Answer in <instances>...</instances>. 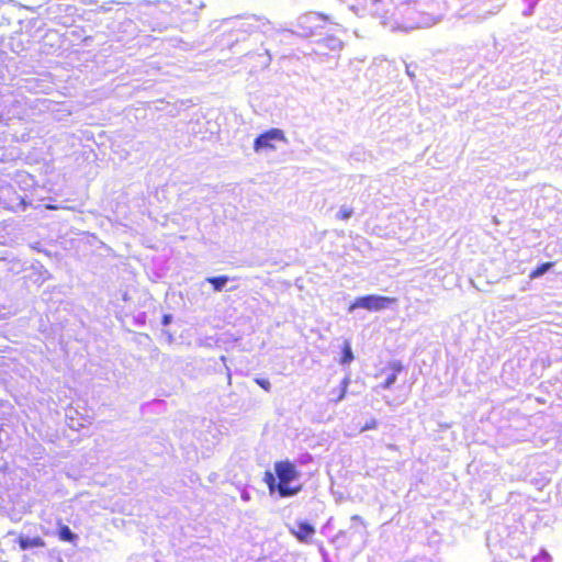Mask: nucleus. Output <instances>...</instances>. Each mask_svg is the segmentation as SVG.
I'll list each match as a JSON object with an SVG mask.
<instances>
[{
	"label": "nucleus",
	"instance_id": "10",
	"mask_svg": "<svg viewBox=\"0 0 562 562\" xmlns=\"http://www.w3.org/2000/svg\"><path fill=\"white\" fill-rule=\"evenodd\" d=\"M349 383H350V379L348 376L342 379L339 390L337 391V393L334 394V397H333V401L335 403L339 402L340 400H342L345 397Z\"/></svg>",
	"mask_w": 562,
	"mask_h": 562
},
{
	"label": "nucleus",
	"instance_id": "6",
	"mask_svg": "<svg viewBox=\"0 0 562 562\" xmlns=\"http://www.w3.org/2000/svg\"><path fill=\"white\" fill-rule=\"evenodd\" d=\"M57 533L59 540L61 541L72 543L77 540V536L70 530V528L67 525L58 524Z\"/></svg>",
	"mask_w": 562,
	"mask_h": 562
},
{
	"label": "nucleus",
	"instance_id": "3",
	"mask_svg": "<svg viewBox=\"0 0 562 562\" xmlns=\"http://www.w3.org/2000/svg\"><path fill=\"white\" fill-rule=\"evenodd\" d=\"M396 302L395 297L382 296V295H364L358 297L350 310L361 307L371 312L381 311L387 308L390 305Z\"/></svg>",
	"mask_w": 562,
	"mask_h": 562
},
{
	"label": "nucleus",
	"instance_id": "2",
	"mask_svg": "<svg viewBox=\"0 0 562 562\" xmlns=\"http://www.w3.org/2000/svg\"><path fill=\"white\" fill-rule=\"evenodd\" d=\"M286 137L282 130L280 128H270L260 135H258L254 140V150L259 151H271L278 148L279 144H285Z\"/></svg>",
	"mask_w": 562,
	"mask_h": 562
},
{
	"label": "nucleus",
	"instance_id": "7",
	"mask_svg": "<svg viewBox=\"0 0 562 562\" xmlns=\"http://www.w3.org/2000/svg\"><path fill=\"white\" fill-rule=\"evenodd\" d=\"M392 373L386 378L383 387L389 389L396 381L397 374L403 370V366L400 362H393L391 364Z\"/></svg>",
	"mask_w": 562,
	"mask_h": 562
},
{
	"label": "nucleus",
	"instance_id": "1",
	"mask_svg": "<svg viewBox=\"0 0 562 562\" xmlns=\"http://www.w3.org/2000/svg\"><path fill=\"white\" fill-rule=\"evenodd\" d=\"M300 476L295 465L289 460L274 463V473L266 471L263 482L270 493L278 492L281 497H290L302 491V484H292Z\"/></svg>",
	"mask_w": 562,
	"mask_h": 562
},
{
	"label": "nucleus",
	"instance_id": "4",
	"mask_svg": "<svg viewBox=\"0 0 562 562\" xmlns=\"http://www.w3.org/2000/svg\"><path fill=\"white\" fill-rule=\"evenodd\" d=\"M290 532L301 542L311 543L315 535V527L307 521H297L295 527L290 528Z\"/></svg>",
	"mask_w": 562,
	"mask_h": 562
},
{
	"label": "nucleus",
	"instance_id": "11",
	"mask_svg": "<svg viewBox=\"0 0 562 562\" xmlns=\"http://www.w3.org/2000/svg\"><path fill=\"white\" fill-rule=\"evenodd\" d=\"M353 360V353L350 347L349 341H345L342 346V355L340 358L341 364L350 363Z\"/></svg>",
	"mask_w": 562,
	"mask_h": 562
},
{
	"label": "nucleus",
	"instance_id": "15",
	"mask_svg": "<svg viewBox=\"0 0 562 562\" xmlns=\"http://www.w3.org/2000/svg\"><path fill=\"white\" fill-rule=\"evenodd\" d=\"M378 427L376 419L372 418L371 420L367 422L361 428L360 431H366L370 429H375Z\"/></svg>",
	"mask_w": 562,
	"mask_h": 562
},
{
	"label": "nucleus",
	"instance_id": "5",
	"mask_svg": "<svg viewBox=\"0 0 562 562\" xmlns=\"http://www.w3.org/2000/svg\"><path fill=\"white\" fill-rule=\"evenodd\" d=\"M19 547L21 550H30L33 548H43L45 547V541L40 537L36 536L34 538H29L24 536H20L16 540Z\"/></svg>",
	"mask_w": 562,
	"mask_h": 562
},
{
	"label": "nucleus",
	"instance_id": "17",
	"mask_svg": "<svg viewBox=\"0 0 562 562\" xmlns=\"http://www.w3.org/2000/svg\"><path fill=\"white\" fill-rule=\"evenodd\" d=\"M382 0H373V2L378 3V2H381Z\"/></svg>",
	"mask_w": 562,
	"mask_h": 562
},
{
	"label": "nucleus",
	"instance_id": "12",
	"mask_svg": "<svg viewBox=\"0 0 562 562\" xmlns=\"http://www.w3.org/2000/svg\"><path fill=\"white\" fill-rule=\"evenodd\" d=\"M303 19H305L306 21H310L312 19H317V20H321L323 23L331 22V18L328 14L319 13V12L306 14V15H304Z\"/></svg>",
	"mask_w": 562,
	"mask_h": 562
},
{
	"label": "nucleus",
	"instance_id": "9",
	"mask_svg": "<svg viewBox=\"0 0 562 562\" xmlns=\"http://www.w3.org/2000/svg\"><path fill=\"white\" fill-rule=\"evenodd\" d=\"M553 266H554V262H551V261L543 262L530 272L529 278L537 279V278L541 277L543 273H546L548 270H550Z\"/></svg>",
	"mask_w": 562,
	"mask_h": 562
},
{
	"label": "nucleus",
	"instance_id": "8",
	"mask_svg": "<svg viewBox=\"0 0 562 562\" xmlns=\"http://www.w3.org/2000/svg\"><path fill=\"white\" fill-rule=\"evenodd\" d=\"M206 281L212 284L213 290L216 292H220L223 290L224 285L228 281L227 276H217V277H210L206 279Z\"/></svg>",
	"mask_w": 562,
	"mask_h": 562
},
{
	"label": "nucleus",
	"instance_id": "13",
	"mask_svg": "<svg viewBox=\"0 0 562 562\" xmlns=\"http://www.w3.org/2000/svg\"><path fill=\"white\" fill-rule=\"evenodd\" d=\"M255 382L266 392H269L271 390V383L268 379L265 378H256Z\"/></svg>",
	"mask_w": 562,
	"mask_h": 562
},
{
	"label": "nucleus",
	"instance_id": "16",
	"mask_svg": "<svg viewBox=\"0 0 562 562\" xmlns=\"http://www.w3.org/2000/svg\"><path fill=\"white\" fill-rule=\"evenodd\" d=\"M170 317L168 315L164 316V324L167 325L169 323Z\"/></svg>",
	"mask_w": 562,
	"mask_h": 562
},
{
	"label": "nucleus",
	"instance_id": "14",
	"mask_svg": "<svg viewBox=\"0 0 562 562\" xmlns=\"http://www.w3.org/2000/svg\"><path fill=\"white\" fill-rule=\"evenodd\" d=\"M352 214H353L352 209H350V207H342V209L338 212L337 216H338V218H339V220L345 221V220H348L349 217H351V216H352Z\"/></svg>",
	"mask_w": 562,
	"mask_h": 562
}]
</instances>
